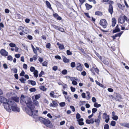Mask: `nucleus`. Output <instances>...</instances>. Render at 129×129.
Returning a JSON list of instances; mask_svg holds the SVG:
<instances>
[{
    "instance_id": "obj_1",
    "label": "nucleus",
    "mask_w": 129,
    "mask_h": 129,
    "mask_svg": "<svg viewBox=\"0 0 129 129\" xmlns=\"http://www.w3.org/2000/svg\"><path fill=\"white\" fill-rule=\"evenodd\" d=\"M0 101L4 104V106L6 110L9 112L11 111L10 106L9 105L10 101L7 102V100L4 97L0 96Z\"/></svg>"
},
{
    "instance_id": "obj_2",
    "label": "nucleus",
    "mask_w": 129,
    "mask_h": 129,
    "mask_svg": "<svg viewBox=\"0 0 129 129\" xmlns=\"http://www.w3.org/2000/svg\"><path fill=\"white\" fill-rule=\"evenodd\" d=\"M39 120L42 123H43L47 126L51 127L52 126V125L51 121L47 119L40 117L39 118Z\"/></svg>"
},
{
    "instance_id": "obj_3",
    "label": "nucleus",
    "mask_w": 129,
    "mask_h": 129,
    "mask_svg": "<svg viewBox=\"0 0 129 129\" xmlns=\"http://www.w3.org/2000/svg\"><path fill=\"white\" fill-rule=\"evenodd\" d=\"M11 106L12 110L13 111L19 112L20 111L19 108L17 107L16 103L14 101H10L9 105Z\"/></svg>"
},
{
    "instance_id": "obj_4",
    "label": "nucleus",
    "mask_w": 129,
    "mask_h": 129,
    "mask_svg": "<svg viewBox=\"0 0 129 129\" xmlns=\"http://www.w3.org/2000/svg\"><path fill=\"white\" fill-rule=\"evenodd\" d=\"M25 103L26 104L27 106L29 109H34L35 106L30 99H27L25 101Z\"/></svg>"
},
{
    "instance_id": "obj_5",
    "label": "nucleus",
    "mask_w": 129,
    "mask_h": 129,
    "mask_svg": "<svg viewBox=\"0 0 129 129\" xmlns=\"http://www.w3.org/2000/svg\"><path fill=\"white\" fill-rule=\"evenodd\" d=\"M100 24L104 28H105L106 27L107 23L106 20L105 19L101 20L100 21Z\"/></svg>"
},
{
    "instance_id": "obj_6",
    "label": "nucleus",
    "mask_w": 129,
    "mask_h": 129,
    "mask_svg": "<svg viewBox=\"0 0 129 129\" xmlns=\"http://www.w3.org/2000/svg\"><path fill=\"white\" fill-rule=\"evenodd\" d=\"M34 109H29V110H27L26 109V111L27 113L30 116L36 115V114L34 113L35 111H33Z\"/></svg>"
},
{
    "instance_id": "obj_7",
    "label": "nucleus",
    "mask_w": 129,
    "mask_h": 129,
    "mask_svg": "<svg viewBox=\"0 0 129 129\" xmlns=\"http://www.w3.org/2000/svg\"><path fill=\"white\" fill-rule=\"evenodd\" d=\"M103 118L105 119V122L106 123L108 122L110 119L109 116V115H107L106 113H103Z\"/></svg>"
},
{
    "instance_id": "obj_8",
    "label": "nucleus",
    "mask_w": 129,
    "mask_h": 129,
    "mask_svg": "<svg viewBox=\"0 0 129 129\" xmlns=\"http://www.w3.org/2000/svg\"><path fill=\"white\" fill-rule=\"evenodd\" d=\"M0 53L1 55L3 56H8V53L5 49H2L0 51Z\"/></svg>"
},
{
    "instance_id": "obj_9",
    "label": "nucleus",
    "mask_w": 129,
    "mask_h": 129,
    "mask_svg": "<svg viewBox=\"0 0 129 129\" xmlns=\"http://www.w3.org/2000/svg\"><path fill=\"white\" fill-rule=\"evenodd\" d=\"M20 29L22 30L23 32L26 34H27L29 32V29L25 27L20 26Z\"/></svg>"
},
{
    "instance_id": "obj_10",
    "label": "nucleus",
    "mask_w": 129,
    "mask_h": 129,
    "mask_svg": "<svg viewBox=\"0 0 129 129\" xmlns=\"http://www.w3.org/2000/svg\"><path fill=\"white\" fill-rule=\"evenodd\" d=\"M108 11L111 15L112 14L113 12V7L111 4H110L109 6Z\"/></svg>"
},
{
    "instance_id": "obj_11",
    "label": "nucleus",
    "mask_w": 129,
    "mask_h": 129,
    "mask_svg": "<svg viewBox=\"0 0 129 129\" xmlns=\"http://www.w3.org/2000/svg\"><path fill=\"white\" fill-rule=\"evenodd\" d=\"M116 95L115 97V100L117 101H120V100L122 98L120 95L118 93H116Z\"/></svg>"
},
{
    "instance_id": "obj_12",
    "label": "nucleus",
    "mask_w": 129,
    "mask_h": 129,
    "mask_svg": "<svg viewBox=\"0 0 129 129\" xmlns=\"http://www.w3.org/2000/svg\"><path fill=\"white\" fill-rule=\"evenodd\" d=\"M123 21H121L120 23L122 24L125 22V21L127 22L128 23L129 22V19H128L126 16L124 15L123 16Z\"/></svg>"
},
{
    "instance_id": "obj_13",
    "label": "nucleus",
    "mask_w": 129,
    "mask_h": 129,
    "mask_svg": "<svg viewBox=\"0 0 129 129\" xmlns=\"http://www.w3.org/2000/svg\"><path fill=\"white\" fill-rule=\"evenodd\" d=\"M52 103H51L50 105V107H55L57 106L58 104L56 101L53 100L52 101Z\"/></svg>"
},
{
    "instance_id": "obj_14",
    "label": "nucleus",
    "mask_w": 129,
    "mask_h": 129,
    "mask_svg": "<svg viewBox=\"0 0 129 129\" xmlns=\"http://www.w3.org/2000/svg\"><path fill=\"white\" fill-rule=\"evenodd\" d=\"M121 126H123L124 127L129 128V123L123 122L120 124Z\"/></svg>"
},
{
    "instance_id": "obj_15",
    "label": "nucleus",
    "mask_w": 129,
    "mask_h": 129,
    "mask_svg": "<svg viewBox=\"0 0 129 129\" xmlns=\"http://www.w3.org/2000/svg\"><path fill=\"white\" fill-rule=\"evenodd\" d=\"M94 122L93 118H91L90 120L87 119L86 120V123L88 124H90V123L93 124Z\"/></svg>"
},
{
    "instance_id": "obj_16",
    "label": "nucleus",
    "mask_w": 129,
    "mask_h": 129,
    "mask_svg": "<svg viewBox=\"0 0 129 129\" xmlns=\"http://www.w3.org/2000/svg\"><path fill=\"white\" fill-rule=\"evenodd\" d=\"M76 68L77 70L79 71H82L81 64L80 63H78L77 64Z\"/></svg>"
},
{
    "instance_id": "obj_17",
    "label": "nucleus",
    "mask_w": 129,
    "mask_h": 129,
    "mask_svg": "<svg viewBox=\"0 0 129 129\" xmlns=\"http://www.w3.org/2000/svg\"><path fill=\"white\" fill-rule=\"evenodd\" d=\"M83 119L82 118H80L77 120V121L79 122L78 124L80 125H82L84 124V123L83 122Z\"/></svg>"
},
{
    "instance_id": "obj_18",
    "label": "nucleus",
    "mask_w": 129,
    "mask_h": 129,
    "mask_svg": "<svg viewBox=\"0 0 129 129\" xmlns=\"http://www.w3.org/2000/svg\"><path fill=\"white\" fill-rule=\"evenodd\" d=\"M62 57L63 61L64 62L68 63L69 62L70 60L69 59H68L63 56H62Z\"/></svg>"
},
{
    "instance_id": "obj_19",
    "label": "nucleus",
    "mask_w": 129,
    "mask_h": 129,
    "mask_svg": "<svg viewBox=\"0 0 129 129\" xmlns=\"http://www.w3.org/2000/svg\"><path fill=\"white\" fill-rule=\"evenodd\" d=\"M116 20L115 18L114 17L112 18V26L114 27L116 23Z\"/></svg>"
},
{
    "instance_id": "obj_20",
    "label": "nucleus",
    "mask_w": 129,
    "mask_h": 129,
    "mask_svg": "<svg viewBox=\"0 0 129 129\" xmlns=\"http://www.w3.org/2000/svg\"><path fill=\"white\" fill-rule=\"evenodd\" d=\"M57 45L58 46L60 50H62L64 49V46L63 45L59 44V42L57 43Z\"/></svg>"
},
{
    "instance_id": "obj_21",
    "label": "nucleus",
    "mask_w": 129,
    "mask_h": 129,
    "mask_svg": "<svg viewBox=\"0 0 129 129\" xmlns=\"http://www.w3.org/2000/svg\"><path fill=\"white\" fill-rule=\"evenodd\" d=\"M101 118L98 117L97 119H95L94 122L96 123L97 125H99L100 122Z\"/></svg>"
},
{
    "instance_id": "obj_22",
    "label": "nucleus",
    "mask_w": 129,
    "mask_h": 129,
    "mask_svg": "<svg viewBox=\"0 0 129 129\" xmlns=\"http://www.w3.org/2000/svg\"><path fill=\"white\" fill-rule=\"evenodd\" d=\"M28 83L29 84L30 83L33 86L35 85L36 84V82L35 81L30 80H29L28 81Z\"/></svg>"
},
{
    "instance_id": "obj_23",
    "label": "nucleus",
    "mask_w": 129,
    "mask_h": 129,
    "mask_svg": "<svg viewBox=\"0 0 129 129\" xmlns=\"http://www.w3.org/2000/svg\"><path fill=\"white\" fill-rule=\"evenodd\" d=\"M46 3L47 6L48 8L50 9H51L53 10L52 7H51V5L50 3L48 1H46Z\"/></svg>"
},
{
    "instance_id": "obj_24",
    "label": "nucleus",
    "mask_w": 129,
    "mask_h": 129,
    "mask_svg": "<svg viewBox=\"0 0 129 129\" xmlns=\"http://www.w3.org/2000/svg\"><path fill=\"white\" fill-rule=\"evenodd\" d=\"M85 6L86 7V9L87 10H89L92 7V6L89 5L87 3H86L85 4Z\"/></svg>"
},
{
    "instance_id": "obj_25",
    "label": "nucleus",
    "mask_w": 129,
    "mask_h": 129,
    "mask_svg": "<svg viewBox=\"0 0 129 129\" xmlns=\"http://www.w3.org/2000/svg\"><path fill=\"white\" fill-rule=\"evenodd\" d=\"M118 6L119 8L122 10H123L125 7V6L123 4H118Z\"/></svg>"
},
{
    "instance_id": "obj_26",
    "label": "nucleus",
    "mask_w": 129,
    "mask_h": 129,
    "mask_svg": "<svg viewBox=\"0 0 129 129\" xmlns=\"http://www.w3.org/2000/svg\"><path fill=\"white\" fill-rule=\"evenodd\" d=\"M95 14L96 15L101 16L103 15V13L101 12L97 11L95 12Z\"/></svg>"
},
{
    "instance_id": "obj_27",
    "label": "nucleus",
    "mask_w": 129,
    "mask_h": 129,
    "mask_svg": "<svg viewBox=\"0 0 129 129\" xmlns=\"http://www.w3.org/2000/svg\"><path fill=\"white\" fill-rule=\"evenodd\" d=\"M86 93L87 95V96L86 98V99L87 100H89V99H90V98H91V96L90 95V93L88 91H86Z\"/></svg>"
},
{
    "instance_id": "obj_28",
    "label": "nucleus",
    "mask_w": 129,
    "mask_h": 129,
    "mask_svg": "<svg viewBox=\"0 0 129 129\" xmlns=\"http://www.w3.org/2000/svg\"><path fill=\"white\" fill-rule=\"evenodd\" d=\"M40 89L42 90L43 91H46L47 90L46 88L44 86H41L40 87Z\"/></svg>"
},
{
    "instance_id": "obj_29",
    "label": "nucleus",
    "mask_w": 129,
    "mask_h": 129,
    "mask_svg": "<svg viewBox=\"0 0 129 129\" xmlns=\"http://www.w3.org/2000/svg\"><path fill=\"white\" fill-rule=\"evenodd\" d=\"M123 33V31H121L119 33H118L117 34H116L115 35V36L116 37H120L121 35Z\"/></svg>"
},
{
    "instance_id": "obj_30",
    "label": "nucleus",
    "mask_w": 129,
    "mask_h": 129,
    "mask_svg": "<svg viewBox=\"0 0 129 129\" xmlns=\"http://www.w3.org/2000/svg\"><path fill=\"white\" fill-rule=\"evenodd\" d=\"M38 71L37 70H35L34 72V75L35 76L36 78H37L38 76Z\"/></svg>"
},
{
    "instance_id": "obj_31",
    "label": "nucleus",
    "mask_w": 129,
    "mask_h": 129,
    "mask_svg": "<svg viewBox=\"0 0 129 129\" xmlns=\"http://www.w3.org/2000/svg\"><path fill=\"white\" fill-rule=\"evenodd\" d=\"M120 31V29H119V28H115L113 30V33H117L118 32Z\"/></svg>"
},
{
    "instance_id": "obj_32",
    "label": "nucleus",
    "mask_w": 129,
    "mask_h": 129,
    "mask_svg": "<svg viewBox=\"0 0 129 129\" xmlns=\"http://www.w3.org/2000/svg\"><path fill=\"white\" fill-rule=\"evenodd\" d=\"M94 107L96 108H98L101 106V105L100 104H99L98 103L95 102L94 104Z\"/></svg>"
},
{
    "instance_id": "obj_33",
    "label": "nucleus",
    "mask_w": 129,
    "mask_h": 129,
    "mask_svg": "<svg viewBox=\"0 0 129 129\" xmlns=\"http://www.w3.org/2000/svg\"><path fill=\"white\" fill-rule=\"evenodd\" d=\"M7 57V59L10 61H12L13 60V58L12 56L11 55L8 56Z\"/></svg>"
},
{
    "instance_id": "obj_34",
    "label": "nucleus",
    "mask_w": 129,
    "mask_h": 129,
    "mask_svg": "<svg viewBox=\"0 0 129 129\" xmlns=\"http://www.w3.org/2000/svg\"><path fill=\"white\" fill-rule=\"evenodd\" d=\"M66 105L65 103L64 102H61L59 104V105L61 107H64Z\"/></svg>"
},
{
    "instance_id": "obj_35",
    "label": "nucleus",
    "mask_w": 129,
    "mask_h": 129,
    "mask_svg": "<svg viewBox=\"0 0 129 129\" xmlns=\"http://www.w3.org/2000/svg\"><path fill=\"white\" fill-rule=\"evenodd\" d=\"M116 122L114 121H111L110 123L111 125L114 126L115 125Z\"/></svg>"
},
{
    "instance_id": "obj_36",
    "label": "nucleus",
    "mask_w": 129,
    "mask_h": 129,
    "mask_svg": "<svg viewBox=\"0 0 129 129\" xmlns=\"http://www.w3.org/2000/svg\"><path fill=\"white\" fill-rule=\"evenodd\" d=\"M19 80L21 83H24L25 81L26 80V79L23 77H22L19 79Z\"/></svg>"
},
{
    "instance_id": "obj_37",
    "label": "nucleus",
    "mask_w": 129,
    "mask_h": 129,
    "mask_svg": "<svg viewBox=\"0 0 129 129\" xmlns=\"http://www.w3.org/2000/svg\"><path fill=\"white\" fill-rule=\"evenodd\" d=\"M78 49L79 50H80L81 51L82 53L84 54H85V52L84 49H83L82 48L80 47H79L78 48Z\"/></svg>"
},
{
    "instance_id": "obj_38",
    "label": "nucleus",
    "mask_w": 129,
    "mask_h": 129,
    "mask_svg": "<svg viewBox=\"0 0 129 129\" xmlns=\"http://www.w3.org/2000/svg\"><path fill=\"white\" fill-rule=\"evenodd\" d=\"M67 73V71L66 69L63 70L61 72V73L63 75H66Z\"/></svg>"
},
{
    "instance_id": "obj_39",
    "label": "nucleus",
    "mask_w": 129,
    "mask_h": 129,
    "mask_svg": "<svg viewBox=\"0 0 129 129\" xmlns=\"http://www.w3.org/2000/svg\"><path fill=\"white\" fill-rule=\"evenodd\" d=\"M34 103L35 105L37 106H39V102L37 101L36 100H34Z\"/></svg>"
},
{
    "instance_id": "obj_40",
    "label": "nucleus",
    "mask_w": 129,
    "mask_h": 129,
    "mask_svg": "<svg viewBox=\"0 0 129 129\" xmlns=\"http://www.w3.org/2000/svg\"><path fill=\"white\" fill-rule=\"evenodd\" d=\"M41 97V95L40 94H36L35 96V98L36 100L38 99Z\"/></svg>"
},
{
    "instance_id": "obj_41",
    "label": "nucleus",
    "mask_w": 129,
    "mask_h": 129,
    "mask_svg": "<svg viewBox=\"0 0 129 129\" xmlns=\"http://www.w3.org/2000/svg\"><path fill=\"white\" fill-rule=\"evenodd\" d=\"M70 80L73 82L75 80H77L78 79L77 78H75L74 77H71Z\"/></svg>"
},
{
    "instance_id": "obj_42",
    "label": "nucleus",
    "mask_w": 129,
    "mask_h": 129,
    "mask_svg": "<svg viewBox=\"0 0 129 129\" xmlns=\"http://www.w3.org/2000/svg\"><path fill=\"white\" fill-rule=\"evenodd\" d=\"M95 82L99 86H100L102 87H103V85L102 84L100 83V82H98L97 81L95 80Z\"/></svg>"
},
{
    "instance_id": "obj_43",
    "label": "nucleus",
    "mask_w": 129,
    "mask_h": 129,
    "mask_svg": "<svg viewBox=\"0 0 129 129\" xmlns=\"http://www.w3.org/2000/svg\"><path fill=\"white\" fill-rule=\"evenodd\" d=\"M80 117L81 116L79 113H77L76 114V118L77 120H78L80 119Z\"/></svg>"
},
{
    "instance_id": "obj_44",
    "label": "nucleus",
    "mask_w": 129,
    "mask_h": 129,
    "mask_svg": "<svg viewBox=\"0 0 129 129\" xmlns=\"http://www.w3.org/2000/svg\"><path fill=\"white\" fill-rule=\"evenodd\" d=\"M71 67L72 68H74L75 65V62H72L70 64Z\"/></svg>"
},
{
    "instance_id": "obj_45",
    "label": "nucleus",
    "mask_w": 129,
    "mask_h": 129,
    "mask_svg": "<svg viewBox=\"0 0 129 129\" xmlns=\"http://www.w3.org/2000/svg\"><path fill=\"white\" fill-rule=\"evenodd\" d=\"M67 54L68 55H71L72 54V53L69 50H67Z\"/></svg>"
},
{
    "instance_id": "obj_46",
    "label": "nucleus",
    "mask_w": 129,
    "mask_h": 129,
    "mask_svg": "<svg viewBox=\"0 0 129 129\" xmlns=\"http://www.w3.org/2000/svg\"><path fill=\"white\" fill-rule=\"evenodd\" d=\"M29 90L31 92H35L36 91V89L34 88H31L29 89Z\"/></svg>"
},
{
    "instance_id": "obj_47",
    "label": "nucleus",
    "mask_w": 129,
    "mask_h": 129,
    "mask_svg": "<svg viewBox=\"0 0 129 129\" xmlns=\"http://www.w3.org/2000/svg\"><path fill=\"white\" fill-rule=\"evenodd\" d=\"M109 126L108 124H106L105 125L104 127V129H109Z\"/></svg>"
},
{
    "instance_id": "obj_48",
    "label": "nucleus",
    "mask_w": 129,
    "mask_h": 129,
    "mask_svg": "<svg viewBox=\"0 0 129 129\" xmlns=\"http://www.w3.org/2000/svg\"><path fill=\"white\" fill-rule=\"evenodd\" d=\"M97 109L95 108H93L92 109V113H94L96 112L97 111Z\"/></svg>"
},
{
    "instance_id": "obj_49",
    "label": "nucleus",
    "mask_w": 129,
    "mask_h": 129,
    "mask_svg": "<svg viewBox=\"0 0 129 129\" xmlns=\"http://www.w3.org/2000/svg\"><path fill=\"white\" fill-rule=\"evenodd\" d=\"M112 118L114 120H117L118 119V118L117 116L115 115L112 117Z\"/></svg>"
},
{
    "instance_id": "obj_50",
    "label": "nucleus",
    "mask_w": 129,
    "mask_h": 129,
    "mask_svg": "<svg viewBox=\"0 0 129 129\" xmlns=\"http://www.w3.org/2000/svg\"><path fill=\"white\" fill-rule=\"evenodd\" d=\"M9 46L11 47H15L16 46V45L14 43H10L9 44Z\"/></svg>"
},
{
    "instance_id": "obj_51",
    "label": "nucleus",
    "mask_w": 129,
    "mask_h": 129,
    "mask_svg": "<svg viewBox=\"0 0 129 129\" xmlns=\"http://www.w3.org/2000/svg\"><path fill=\"white\" fill-rule=\"evenodd\" d=\"M25 73L24 71L23 70H22L21 73L20 74V76H24Z\"/></svg>"
},
{
    "instance_id": "obj_52",
    "label": "nucleus",
    "mask_w": 129,
    "mask_h": 129,
    "mask_svg": "<svg viewBox=\"0 0 129 129\" xmlns=\"http://www.w3.org/2000/svg\"><path fill=\"white\" fill-rule=\"evenodd\" d=\"M54 92L53 91H52L50 93V95L51 97H54Z\"/></svg>"
},
{
    "instance_id": "obj_53",
    "label": "nucleus",
    "mask_w": 129,
    "mask_h": 129,
    "mask_svg": "<svg viewBox=\"0 0 129 129\" xmlns=\"http://www.w3.org/2000/svg\"><path fill=\"white\" fill-rule=\"evenodd\" d=\"M42 65L43 66H47V63L46 61H45L42 63Z\"/></svg>"
},
{
    "instance_id": "obj_54",
    "label": "nucleus",
    "mask_w": 129,
    "mask_h": 129,
    "mask_svg": "<svg viewBox=\"0 0 129 129\" xmlns=\"http://www.w3.org/2000/svg\"><path fill=\"white\" fill-rule=\"evenodd\" d=\"M44 72L43 71H42L39 75V77H41L42 75H44Z\"/></svg>"
},
{
    "instance_id": "obj_55",
    "label": "nucleus",
    "mask_w": 129,
    "mask_h": 129,
    "mask_svg": "<svg viewBox=\"0 0 129 129\" xmlns=\"http://www.w3.org/2000/svg\"><path fill=\"white\" fill-rule=\"evenodd\" d=\"M35 70V68L33 67H31L30 68V71L32 72H34Z\"/></svg>"
},
{
    "instance_id": "obj_56",
    "label": "nucleus",
    "mask_w": 129,
    "mask_h": 129,
    "mask_svg": "<svg viewBox=\"0 0 129 129\" xmlns=\"http://www.w3.org/2000/svg\"><path fill=\"white\" fill-rule=\"evenodd\" d=\"M58 30L62 32H64V29L60 27H59Z\"/></svg>"
},
{
    "instance_id": "obj_57",
    "label": "nucleus",
    "mask_w": 129,
    "mask_h": 129,
    "mask_svg": "<svg viewBox=\"0 0 129 129\" xmlns=\"http://www.w3.org/2000/svg\"><path fill=\"white\" fill-rule=\"evenodd\" d=\"M100 59L103 62H105V61L106 60L105 58L103 57H101Z\"/></svg>"
},
{
    "instance_id": "obj_58",
    "label": "nucleus",
    "mask_w": 129,
    "mask_h": 129,
    "mask_svg": "<svg viewBox=\"0 0 129 129\" xmlns=\"http://www.w3.org/2000/svg\"><path fill=\"white\" fill-rule=\"evenodd\" d=\"M53 26L54 28L58 30V29L59 27V26H57L54 25H53Z\"/></svg>"
},
{
    "instance_id": "obj_59",
    "label": "nucleus",
    "mask_w": 129,
    "mask_h": 129,
    "mask_svg": "<svg viewBox=\"0 0 129 129\" xmlns=\"http://www.w3.org/2000/svg\"><path fill=\"white\" fill-rule=\"evenodd\" d=\"M51 46V44L50 43H48L46 45V47L47 48L50 49Z\"/></svg>"
},
{
    "instance_id": "obj_60",
    "label": "nucleus",
    "mask_w": 129,
    "mask_h": 129,
    "mask_svg": "<svg viewBox=\"0 0 129 129\" xmlns=\"http://www.w3.org/2000/svg\"><path fill=\"white\" fill-rule=\"evenodd\" d=\"M15 73H16L17 72V70L16 68H13L12 69Z\"/></svg>"
},
{
    "instance_id": "obj_61",
    "label": "nucleus",
    "mask_w": 129,
    "mask_h": 129,
    "mask_svg": "<svg viewBox=\"0 0 129 129\" xmlns=\"http://www.w3.org/2000/svg\"><path fill=\"white\" fill-rule=\"evenodd\" d=\"M107 90L109 92H112L113 91V89L112 88H109Z\"/></svg>"
},
{
    "instance_id": "obj_62",
    "label": "nucleus",
    "mask_w": 129,
    "mask_h": 129,
    "mask_svg": "<svg viewBox=\"0 0 129 129\" xmlns=\"http://www.w3.org/2000/svg\"><path fill=\"white\" fill-rule=\"evenodd\" d=\"M15 57L17 58H18L20 57V54H16L15 55Z\"/></svg>"
},
{
    "instance_id": "obj_63",
    "label": "nucleus",
    "mask_w": 129,
    "mask_h": 129,
    "mask_svg": "<svg viewBox=\"0 0 129 129\" xmlns=\"http://www.w3.org/2000/svg\"><path fill=\"white\" fill-rule=\"evenodd\" d=\"M71 91L72 92H74L75 91V88L73 87L72 86L71 87Z\"/></svg>"
},
{
    "instance_id": "obj_64",
    "label": "nucleus",
    "mask_w": 129,
    "mask_h": 129,
    "mask_svg": "<svg viewBox=\"0 0 129 129\" xmlns=\"http://www.w3.org/2000/svg\"><path fill=\"white\" fill-rule=\"evenodd\" d=\"M55 58L56 59H61V57L59 55H56L55 56Z\"/></svg>"
}]
</instances>
